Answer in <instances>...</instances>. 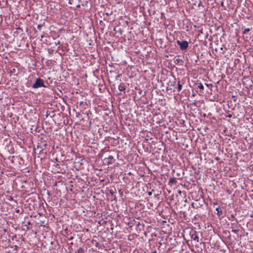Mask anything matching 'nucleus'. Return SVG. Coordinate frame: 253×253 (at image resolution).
<instances>
[{"label":"nucleus","mask_w":253,"mask_h":253,"mask_svg":"<svg viewBox=\"0 0 253 253\" xmlns=\"http://www.w3.org/2000/svg\"><path fill=\"white\" fill-rule=\"evenodd\" d=\"M43 86H44L43 81L40 78L37 79L32 85V87L34 88H38Z\"/></svg>","instance_id":"f257e3e1"},{"label":"nucleus","mask_w":253,"mask_h":253,"mask_svg":"<svg viewBox=\"0 0 253 253\" xmlns=\"http://www.w3.org/2000/svg\"><path fill=\"white\" fill-rule=\"evenodd\" d=\"M177 44L179 46L181 50H185L188 46V42L186 41H183L182 42L177 40L176 42Z\"/></svg>","instance_id":"f03ea898"},{"label":"nucleus","mask_w":253,"mask_h":253,"mask_svg":"<svg viewBox=\"0 0 253 253\" xmlns=\"http://www.w3.org/2000/svg\"><path fill=\"white\" fill-rule=\"evenodd\" d=\"M106 162L108 164H112L115 162V160L114 159L113 156H109L108 158L105 159Z\"/></svg>","instance_id":"7ed1b4c3"},{"label":"nucleus","mask_w":253,"mask_h":253,"mask_svg":"<svg viewBox=\"0 0 253 253\" xmlns=\"http://www.w3.org/2000/svg\"><path fill=\"white\" fill-rule=\"evenodd\" d=\"M126 85L124 83H121L118 87V89L120 91H124L125 93L126 92Z\"/></svg>","instance_id":"20e7f679"},{"label":"nucleus","mask_w":253,"mask_h":253,"mask_svg":"<svg viewBox=\"0 0 253 253\" xmlns=\"http://www.w3.org/2000/svg\"><path fill=\"white\" fill-rule=\"evenodd\" d=\"M215 205L217 206V207L215 208V210L217 211L216 214L218 216H220L222 213V210H221L220 206L218 205V204H214V206H215Z\"/></svg>","instance_id":"39448f33"},{"label":"nucleus","mask_w":253,"mask_h":253,"mask_svg":"<svg viewBox=\"0 0 253 253\" xmlns=\"http://www.w3.org/2000/svg\"><path fill=\"white\" fill-rule=\"evenodd\" d=\"M191 238L197 242H199V237L197 235L196 232L191 235Z\"/></svg>","instance_id":"423d86ee"},{"label":"nucleus","mask_w":253,"mask_h":253,"mask_svg":"<svg viewBox=\"0 0 253 253\" xmlns=\"http://www.w3.org/2000/svg\"><path fill=\"white\" fill-rule=\"evenodd\" d=\"M177 182L175 178L174 177H171L169 178V184H176Z\"/></svg>","instance_id":"0eeeda50"},{"label":"nucleus","mask_w":253,"mask_h":253,"mask_svg":"<svg viewBox=\"0 0 253 253\" xmlns=\"http://www.w3.org/2000/svg\"><path fill=\"white\" fill-rule=\"evenodd\" d=\"M177 84H178V87H177V90L178 92H179L181 90L182 86V84L180 83V82H178Z\"/></svg>","instance_id":"6e6552de"},{"label":"nucleus","mask_w":253,"mask_h":253,"mask_svg":"<svg viewBox=\"0 0 253 253\" xmlns=\"http://www.w3.org/2000/svg\"><path fill=\"white\" fill-rule=\"evenodd\" d=\"M174 62L176 64H177L179 63H182L183 62V60L181 59H180V58H176L175 61H174Z\"/></svg>","instance_id":"1a4fd4ad"},{"label":"nucleus","mask_w":253,"mask_h":253,"mask_svg":"<svg viewBox=\"0 0 253 253\" xmlns=\"http://www.w3.org/2000/svg\"><path fill=\"white\" fill-rule=\"evenodd\" d=\"M198 87L201 89L202 90V91L204 90V85L202 84V83H200L198 84Z\"/></svg>","instance_id":"9d476101"},{"label":"nucleus","mask_w":253,"mask_h":253,"mask_svg":"<svg viewBox=\"0 0 253 253\" xmlns=\"http://www.w3.org/2000/svg\"><path fill=\"white\" fill-rule=\"evenodd\" d=\"M76 253H84V250L82 248H80L78 249Z\"/></svg>","instance_id":"9b49d317"},{"label":"nucleus","mask_w":253,"mask_h":253,"mask_svg":"<svg viewBox=\"0 0 253 253\" xmlns=\"http://www.w3.org/2000/svg\"><path fill=\"white\" fill-rule=\"evenodd\" d=\"M231 231L234 233L237 234L239 231V230L238 229H234L232 228Z\"/></svg>","instance_id":"f8f14e48"},{"label":"nucleus","mask_w":253,"mask_h":253,"mask_svg":"<svg viewBox=\"0 0 253 253\" xmlns=\"http://www.w3.org/2000/svg\"><path fill=\"white\" fill-rule=\"evenodd\" d=\"M250 31V29L249 28H247V29H245L244 30V31H243V34H247L248 32H249Z\"/></svg>","instance_id":"ddd939ff"},{"label":"nucleus","mask_w":253,"mask_h":253,"mask_svg":"<svg viewBox=\"0 0 253 253\" xmlns=\"http://www.w3.org/2000/svg\"><path fill=\"white\" fill-rule=\"evenodd\" d=\"M42 27V25H40V24H39L37 26V28L39 29V30H41V28Z\"/></svg>","instance_id":"4468645a"},{"label":"nucleus","mask_w":253,"mask_h":253,"mask_svg":"<svg viewBox=\"0 0 253 253\" xmlns=\"http://www.w3.org/2000/svg\"><path fill=\"white\" fill-rule=\"evenodd\" d=\"M206 85H207V86H208V87H209V86H212V85L211 84H206Z\"/></svg>","instance_id":"2eb2a0df"},{"label":"nucleus","mask_w":253,"mask_h":253,"mask_svg":"<svg viewBox=\"0 0 253 253\" xmlns=\"http://www.w3.org/2000/svg\"><path fill=\"white\" fill-rule=\"evenodd\" d=\"M148 195L151 196L152 194V192L150 191L148 193Z\"/></svg>","instance_id":"dca6fc26"},{"label":"nucleus","mask_w":253,"mask_h":253,"mask_svg":"<svg viewBox=\"0 0 253 253\" xmlns=\"http://www.w3.org/2000/svg\"><path fill=\"white\" fill-rule=\"evenodd\" d=\"M227 117L228 118H231V117H232V115H231V114H229V115H228L227 116Z\"/></svg>","instance_id":"f3484780"},{"label":"nucleus","mask_w":253,"mask_h":253,"mask_svg":"<svg viewBox=\"0 0 253 253\" xmlns=\"http://www.w3.org/2000/svg\"><path fill=\"white\" fill-rule=\"evenodd\" d=\"M178 194H181V193H182V192H181V190H178Z\"/></svg>","instance_id":"a211bd4d"},{"label":"nucleus","mask_w":253,"mask_h":253,"mask_svg":"<svg viewBox=\"0 0 253 253\" xmlns=\"http://www.w3.org/2000/svg\"><path fill=\"white\" fill-rule=\"evenodd\" d=\"M106 14L107 15H109L110 14H109V13H106Z\"/></svg>","instance_id":"6ab92c4d"},{"label":"nucleus","mask_w":253,"mask_h":253,"mask_svg":"<svg viewBox=\"0 0 253 253\" xmlns=\"http://www.w3.org/2000/svg\"><path fill=\"white\" fill-rule=\"evenodd\" d=\"M77 7H80V5H78L77 6Z\"/></svg>","instance_id":"aec40b11"},{"label":"nucleus","mask_w":253,"mask_h":253,"mask_svg":"<svg viewBox=\"0 0 253 253\" xmlns=\"http://www.w3.org/2000/svg\"><path fill=\"white\" fill-rule=\"evenodd\" d=\"M157 253L156 251H154L152 253Z\"/></svg>","instance_id":"412c9836"},{"label":"nucleus","mask_w":253,"mask_h":253,"mask_svg":"<svg viewBox=\"0 0 253 253\" xmlns=\"http://www.w3.org/2000/svg\"><path fill=\"white\" fill-rule=\"evenodd\" d=\"M120 75H118L117 77H120Z\"/></svg>","instance_id":"4be33fe9"}]
</instances>
